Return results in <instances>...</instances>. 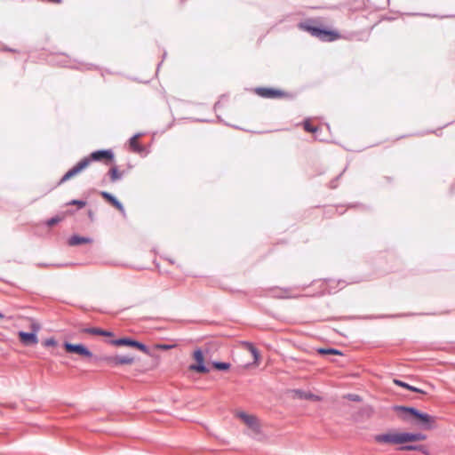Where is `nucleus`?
<instances>
[{"label":"nucleus","mask_w":455,"mask_h":455,"mask_svg":"<svg viewBox=\"0 0 455 455\" xmlns=\"http://www.w3.org/2000/svg\"><path fill=\"white\" fill-rule=\"evenodd\" d=\"M395 410L402 412L403 421L410 422L422 429L430 430L435 427L436 418L427 413L421 412L412 407L396 406Z\"/></svg>","instance_id":"obj_1"},{"label":"nucleus","mask_w":455,"mask_h":455,"mask_svg":"<svg viewBox=\"0 0 455 455\" xmlns=\"http://www.w3.org/2000/svg\"><path fill=\"white\" fill-rule=\"evenodd\" d=\"M427 436L420 433H408L399 431H389L387 433L377 435L374 440L378 443L385 444H404L411 442L424 441Z\"/></svg>","instance_id":"obj_2"},{"label":"nucleus","mask_w":455,"mask_h":455,"mask_svg":"<svg viewBox=\"0 0 455 455\" xmlns=\"http://www.w3.org/2000/svg\"><path fill=\"white\" fill-rule=\"evenodd\" d=\"M245 90L261 99L267 100H292L296 96V94L292 92H289L273 85H259L255 87L245 88Z\"/></svg>","instance_id":"obj_3"},{"label":"nucleus","mask_w":455,"mask_h":455,"mask_svg":"<svg viewBox=\"0 0 455 455\" xmlns=\"http://www.w3.org/2000/svg\"><path fill=\"white\" fill-rule=\"evenodd\" d=\"M114 155L111 150H99L92 152L90 158H84L70 169L60 180V183L67 181L68 180L75 177L80 173L83 170L87 168L90 164L91 160L93 161H104L106 164L110 163L113 160Z\"/></svg>","instance_id":"obj_4"},{"label":"nucleus","mask_w":455,"mask_h":455,"mask_svg":"<svg viewBox=\"0 0 455 455\" xmlns=\"http://www.w3.org/2000/svg\"><path fill=\"white\" fill-rule=\"evenodd\" d=\"M322 24L323 21L321 17H307L300 20L297 23L296 27L299 30L317 38Z\"/></svg>","instance_id":"obj_5"},{"label":"nucleus","mask_w":455,"mask_h":455,"mask_svg":"<svg viewBox=\"0 0 455 455\" xmlns=\"http://www.w3.org/2000/svg\"><path fill=\"white\" fill-rule=\"evenodd\" d=\"M342 38L340 31L330 25L323 22L317 39L321 42L332 43Z\"/></svg>","instance_id":"obj_6"},{"label":"nucleus","mask_w":455,"mask_h":455,"mask_svg":"<svg viewBox=\"0 0 455 455\" xmlns=\"http://www.w3.org/2000/svg\"><path fill=\"white\" fill-rule=\"evenodd\" d=\"M192 358L195 363L189 365V371L198 373H208L210 371L201 349L195 350L193 352Z\"/></svg>","instance_id":"obj_7"},{"label":"nucleus","mask_w":455,"mask_h":455,"mask_svg":"<svg viewBox=\"0 0 455 455\" xmlns=\"http://www.w3.org/2000/svg\"><path fill=\"white\" fill-rule=\"evenodd\" d=\"M235 417L239 419L252 433L259 434L260 423L255 415L244 411H237Z\"/></svg>","instance_id":"obj_8"},{"label":"nucleus","mask_w":455,"mask_h":455,"mask_svg":"<svg viewBox=\"0 0 455 455\" xmlns=\"http://www.w3.org/2000/svg\"><path fill=\"white\" fill-rule=\"evenodd\" d=\"M100 360L109 366L131 365L134 363V357L130 355H105Z\"/></svg>","instance_id":"obj_9"},{"label":"nucleus","mask_w":455,"mask_h":455,"mask_svg":"<svg viewBox=\"0 0 455 455\" xmlns=\"http://www.w3.org/2000/svg\"><path fill=\"white\" fill-rule=\"evenodd\" d=\"M64 348L68 353L76 354L84 358H91L92 353L83 344L64 343Z\"/></svg>","instance_id":"obj_10"},{"label":"nucleus","mask_w":455,"mask_h":455,"mask_svg":"<svg viewBox=\"0 0 455 455\" xmlns=\"http://www.w3.org/2000/svg\"><path fill=\"white\" fill-rule=\"evenodd\" d=\"M110 343L114 346H118V347L119 346H128V347H135V348L139 349L140 351L143 352L144 354H147V355L149 354L148 348L144 344H142L139 341L131 339L123 338V339H114V340H111Z\"/></svg>","instance_id":"obj_11"},{"label":"nucleus","mask_w":455,"mask_h":455,"mask_svg":"<svg viewBox=\"0 0 455 455\" xmlns=\"http://www.w3.org/2000/svg\"><path fill=\"white\" fill-rule=\"evenodd\" d=\"M39 328L40 327L37 323H33L32 329L34 330V332L28 333V332H25V331H20L18 333L20 341L26 346L37 344L38 339L36 336V331L39 330Z\"/></svg>","instance_id":"obj_12"},{"label":"nucleus","mask_w":455,"mask_h":455,"mask_svg":"<svg viewBox=\"0 0 455 455\" xmlns=\"http://www.w3.org/2000/svg\"><path fill=\"white\" fill-rule=\"evenodd\" d=\"M370 0H362L358 5H353L352 2L343 3L339 5H336L333 9L336 10H346L349 14L355 13L358 11L365 10L370 7Z\"/></svg>","instance_id":"obj_13"},{"label":"nucleus","mask_w":455,"mask_h":455,"mask_svg":"<svg viewBox=\"0 0 455 455\" xmlns=\"http://www.w3.org/2000/svg\"><path fill=\"white\" fill-rule=\"evenodd\" d=\"M73 61L76 64L75 65H68L66 62L62 63L64 68H70L72 70L84 71V70H101L100 66L94 63H85L80 61L76 59H74Z\"/></svg>","instance_id":"obj_14"},{"label":"nucleus","mask_w":455,"mask_h":455,"mask_svg":"<svg viewBox=\"0 0 455 455\" xmlns=\"http://www.w3.org/2000/svg\"><path fill=\"white\" fill-rule=\"evenodd\" d=\"M100 195L106 201H108L112 206H114L116 209H117L120 212H124V206L122 205V204L112 195H110L109 193L105 192V191L101 192Z\"/></svg>","instance_id":"obj_15"},{"label":"nucleus","mask_w":455,"mask_h":455,"mask_svg":"<svg viewBox=\"0 0 455 455\" xmlns=\"http://www.w3.org/2000/svg\"><path fill=\"white\" fill-rule=\"evenodd\" d=\"M141 136L142 133H137L130 139L129 146L133 152L141 153L144 151V148L139 143Z\"/></svg>","instance_id":"obj_16"},{"label":"nucleus","mask_w":455,"mask_h":455,"mask_svg":"<svg viewBox=\"0 0 455 455\" xmlns=\"http://www.w3.org/2000/svg\"><path fill=\"white\" fill-rule=\"evenodd\" d=\"M92 242V240L89 237H84L77 235H74L71 237H69L68 243L70 246H77L80 244L91 243Z\"/></svg>","instance_id":"obj_17"},{"label":"nucleus","mask_w":455,"mask_h":455,"mask_svg":"<svg viewBox=\"0 0 455 455\" xmlns=\"http://www.w3.org/2000/svg\"><path fill=\"white\" fill-rule=\"evenodd\" d=\"M82 331L84 333H88L92 335H101L106 337H113L114 333L108 331L102 330L100 328H85L83 329Z\"/></svg>","instance_id":"obj_18"},{"label":"nucleus","mask_w":455,"mask_h":455,"mask_svg":"<svg viewBox=\"0 0 455 455\" xmlns=\"http://www.w3.org/2000/svg\"><path fill=\"white\" fill-rule=\"evenodd\" d=\"M405 15L409 17H430V18H446V16H440L438 14H430L426 12H406ZM447 17H455V15H447Z\"/></svg>","instance_id":"obj_19"},{"label":"nucleus","mask_w":455,"mask_h":455,"mask_svg":"<svg viewBox=\"0 0 455 455\" xmlns=\"http://www.w3.org/2000/svg\"><path fill=\"white\" fill-rule=\"evenodd\" d=\"M229 99L228 93H223L221 94L218 100L213 105V111L216 112L218 109H220L224 102H228Z\"/></svg>","instance_id":"obj_20"},{"label":"nucleus","mask_w":455,"mask_h":455,"mask_svg":"<svg viewBox=\"0 0 455 455\" xmlns=\"http://www.w3.org/2000/svg\"><path fill=\"white\" fill-rule=\"evenodd\" d=\"M245 347L251 353V355L253 356L254 363L255 364H259V353L257 350V348L252 344H251V343H246Z\"/></svg>","instance_id":"obj_21"},{"label":"nucleus","mask_w":455,"mask_h":455,"mask_svg":"<svg viewBox=\"0 0 455 455\" xmlns=\"http://www.w3.org/2000/svg\"><path fill=\"white\" fill-rule=\"evenodd\" d=\"M109 175H110V180L111 181H116L117 180H119L121 177H122V172H120L116 167H112L110 170H109Z\"/></svg>","instance_id":"obj_22"},{"label":"nucleus","mask_w":455,"mask_h":455,"mask_svg":"<svg viewBox=\"0 0 455 455\" xmlns=\"http://www.w3.org/2000/svg\"><path fill=\"white\" fill-rule=\"evenodd\" d=\"M65 216H66L65 214L55 216L47 220V225L49 227H52V226L58 224L59 222H60L61 220H63L65 219Z\"/></svg>","instance_id":"obj_23"},{"label":"nucleus","mask_w":455,"mask_h":455,"mask_svg":"<svg viewBox=\"0 0 455 455\" xmlns=\"http://www.w3.org/2000/svg\"><path fill=\"white\" fill-rule=\"evenodd\" d=\"M0 52H12V53H19L20 51L16 48H12L3 42H0Z\"/></svg>","instance_id":"obj_24"},{"label":"nucleus","mask_w":455,"mask_h":455,"mask_svg":"<svg viewBox=\"0 0 455 455\" xmlns=\"http://www.w3.org/2000/svg\"><path fill=\"white\" fill-rule=\"evenodd\" d=\"M403 451H420L425 452V447L423 445H405L401 448Z\"/></svg>","instance_id":"obj_25"},{"label":"nucleus","mask_w":455,"mask_h":455,"mask_svg":"<svg viewBox=\"0 0 455 455\" xmlns=\"http://www.w3.org/2000/svg\"><path fill=\"white\" fill-rule=\"evenodd\" d=\"M318 353L321 355H341L340 351H339L337 349H332V348H329V349L320 348V349H318Z\"/></svg>","instance_id":"obj_26"},{"label":"nucleus","mask_w":455,"mask_h":455,"mask_svg":"<svg viewBox=\"0 0 455 455\" xmlns=\"http://www.w3.org/2000/svg\"><path fill=\"white\" fill-rule=\"evenodd\" d=\"M213 367L220 371H227L230 368V364L228 363H213Z\"/></svg>","instance_id":"obj_27"},{"label":"nucleus","mask_w":455,"mask_h":455,"mask_svg":"<svg viewBox=\"0 0 455 455\" xmlns=\"http://www.w3.org/2000/svg\"><path fill=\"white\" fill-rule=\"evenodd\" d=\"M68 205H76L78 209H82L86 205V202L82 200H72L68 203Z\"/></svg>","instance_id":"obj_28"},{"label":"nucleus","mask_w":455,"mask_h":455,"mask_svg":"<svg viewBox=\"0 0 455 455\" xmlns=\"http://www.w3.org/2000/svg\"><path fill=\"white\" fill-rule=\"evenodd\" d=\"M304 129H305L307 132H316V131H317V127L313 126V125L309 123V121H306V122L304 123Z\"/></svg>","instance_id":"obj_29"},{"label":"nucleus","mask_w":455,"mask_h":455,"mask_svg":"<svg viewBox=\"0 0 455 455\" xmlns=\"http://www.w3.org/2000/svg\"><path fill=\"white\" fill-rule=\"evenodd\" d=\"M394 383L399 387H404L408 390H411L412 386H410L409 384L405 383V382H403L401 380H398V379H394Z\"/></svg>","instance_id":"obj_30"},{"label":"nucleus","mask_w":455,"mask_h":455,"mask_svg":"<svg viewBox=\"0 0 455 455\" xmlns=\"http://www.w3.org/2000/svg\"><path fill=\"white\" fill-rule=\"evenodd\" d=\"M166 56H167V52H166V51H164V53H163V55H162V60H161V61H160V62H158V63H157V65H156V76H157V75H158V72H159V70H160V68H161V66H162V64H163L164 60H165Z\"/></svg>","instance_id":"obj_31"},{"label":"nucleus","mask_w":455,"mask_h":455,"mask_svg":"<svg viewBox=\"0 0 455 455\" xmlns=\"http://www.w3.org/2000/svg\"><path fill=\"white\" fill-rule=\"evenodd\" d=\"M174 346L172 345H166V344H157L156 345V348L162 349V350H168L172 348Z\"/></svg>","instance_id":"obj_32"},{"label":"nucleus","mask_w":455,"mask_h":455,"mask_svg":"<svg viewBox=\"0 0 455 455\" xmlns=\"http://www.w3.org/2000/svg\"><path fill=\"white\" fill-rule=\"evenodd\" d=\"M57 342L54 339H47L44 342V345L45 347H54L56 346Z\"/></svg>","instance_id":"obj_33"},{"label":"nucleus","mask_w":455,"mask_h":455,"mask_svg":"<svg viewBox=\"0 0 455 455\" xmlns=\"http://www.w3.org/2000/svg\"><path fill=\"white\" fill-rule=\"evenodd\" d=\"M128 78H129V79H131V80H132V81L138 82V83H143V84H148V83H149V80H147V81H141V80H140V79H139L138 77H136V76H133V77L129 76Z\"/></svg>","instance_id":"obj_34"},{"label":"nucleus","mask_w":455,"mask_h":455,"mask_svg":"<svg viewBox=\"0 0 455 455\" xmlns=\"http://www.w3.org/2000/svg\"><path fill=\"white\" fill-rule=\"evenodd\" d=\"M411 391L417 392V393H424L422 390H420L415 387H412Z\"/></svg>","instance_id":"obj_35"},{"label":"nucleus","mask_w":455,"mask_h":455,"mask_svg":"<svg viewBox=\"0 0 455 455\" xmlns=\"http://www.w3.org/2000/svg\"><path fill=\"white\" fill-rule=\"evenodd\" d=\"M368 37H369V35H366L365 37H359L358 40H360V41H367Z\"/></svg>","instance_id":"obj_36"},{"label":"nucleus","mask_w":455,"mask_h":455,"mask_svg":"<svg viewBox=\"0 0 455 455\" xmlns=\"http://www.w3.org/2000/svg\"><path fill=\"white\" fill-rule=\"evenodd\" d=\"M307 398H311V399H315V400H319L318 397L315 396L314 395H309L307 396Z\"/></svg>","instance_id":"obj_37"},{"label":"nucleus","mask_w":455,"mask_h":455,"mask_svg":"<svg viewBox=\"0 0 455 455\" xmlns=\"http://www.w3.org/2000/svg\"><path fill=\"white\" fill-rule=\"evenodd\" d=\"M58 54H60V55H64V56H66V57L69 58V56H68L66 52H59Z\"/></svg>","instance_id":"obj_38"},{"label":"nucleus","mask_w":455,"mask_h":455,"mask_svg":"<svg viewBox=\"0 0 455 455\" xmlns=\"http://www.w3.org/2000/svg\"><path fill=\"white\" fill-rule=\"evenodd\" d=\"M105 71H106L108 74H113V73H112V71H111V70H109V69H108V68H107V69H105Z\"/></svg>","instance_id":"obj_39"},{"label":"nucleus","mask_w":455,"mask_h":455,"mask_svg":"<svg viewBox=\"0 0 455 455\" xmlns=\"http://www.w3.org/2000/svg\"><path fill=\"white\" fill-rule=\"evenodd\" d=\"M387 20H394V18H393V17H387Z\"/></svg>","instance_id":"obj_40"},{"label":"nucleus","mask_w":455,"mask_h":455,"mask_svg":"<svg viewBox=\"0 0 455 455\" xmlns=\"http://www.w3.org/2000/svg\"><path fill=\"white\" fill-rule=\"evenodd\" d=\"M4 318V315L0 313V319Z\"/></svg>","instance_id":"obj_41"},{"label":"nucleus","mask_w":455,"mask_h":455,"mask_svg":"<svg viewBox=\"0 0 455 455\" xmlns=\"http://www.w3.org/2000/svg\"><path fill=\"white\" fill-rule=\"evenodd\" d=\"M187 0H180L181 4H184Z\"/></svg>","instance_id":"obj_42"},{"label":"nucleus","mask_w":455,"mask_h":455,"mask_svg":"<svg viewBox=\"0 0 455 455\" xmlns=\"http://www.w3.org/2000/svg\"><path fill=\"white\" fill-rule=\"evenodd\" d=\"M353 2H354V3H356V2H357V0H353Z\"/></svg>","instance_id":"obj_43"}]
</instances>
